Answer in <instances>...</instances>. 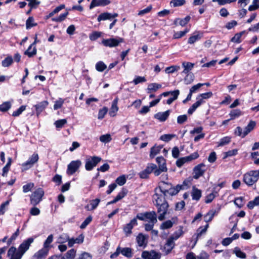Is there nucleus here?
I'll return each mask as SVG.
<instances>
[{
	"label": "nucleus",
	"mask_w": 259,
	"mask_h": 259,
	"mask_svg": "<svg viewBox=\"0 0 259 259\" xmlns=\"http://www.w3.org/2000/svg\"><path fill=\"white\" fill-rule=\"evenodd\" d=\"M215 213V211L214 210L209 211L208 213H207V214H206L204 215V221L207 223L210 222L212 220L213 218L214 217Z\"/></svg>",
	"instance_id": "nucleus-53"
},
{
	"label": "nucleus",
	"mask_w": 259,
	"mask_h": 259,
	"mask_svg": "<svg viewBox=\"0 0 259 259\" xmlns=\"http://www.w3.org/2000/svg\"><path fill=\"white\" fill-rule=\"evenodd\" d=\"M183 228L181 227L169 238L171 239L172 240L175 242V240H177L179 238L183 235Z\"/></svg>",
	"instance_id": "nucleus-42"
},
{
	"label": "nucleus",
	"mask_w": 259,
	"mask_h": 259,
	"mask_svg": "<svg viewBox=\"0 0 259 259\" xmlns=\"http://www.w3.org/2000/svg\"><path fill=\"white\" fill-rule=\"evenodd\" d=\"M19 228H18L16 232L12 234L10 238L8 240L7 244L8 245H10L13 241L16 239L19 236Z\"/></svg>",
	"instance_id": "nucleus-59"
},
{
	"label": "nucleus",
	"mask_w": 259,
	"mask_h": 259,
	"mask_svg": "<svg viewBox=\"0 0 259 259\" xmlns=\"http://www.w3.org/2000/svg\"><path fill=\"white\" fill-rule=\"evenodd\" d=\"M48 104L49 103L47 101H44L34 106L37 116H38L40 113L45 109Z\"/></svg>",
	"instance_id": "nucleus-21"
},
{
	"label": "nucleus",
	"mask_w": 259,
	"mask_h": 259,
	"mask_svg": "<svg viewBox=\"0 0 259 259\" xmlns=\"http://www.w3.org/2000/svg\"><path fill=\"white\" fill-rule=\"evenodd\" d=\"M186 76L184 78V81L186 84H190L193 82L194 79V75L192 73H186Z\"/></svg>",
	"instance_id": "nucleus-52"
},
{
	"label": "nucleus",
	"mask_w": 259,
	"mask_h": 259,
	"mask_svg": "<svg viewBox=\"0 0 259 259\" xmlns=\"http://www.w3.org/2000/svg\"><path fill=\"white\" fill-rule=\"evenodd\" d=\"M137 225V221L136 218L133 219L131 220L130 223L127 224L126 226L124 228V231L126 234H131L132 233V230L133 227Z\"/></svg>",
	"instance_id": "nucleus-28"
},
{
	"label": "nucleus",
	"mask_w": 259,
	"mask_h": 259,
	"mask_svg": "<svg viewBox=\"0 0 259 259\" xmlns=\"http://www.w3.org/2000/svg\"><path fill=\"white\" fill-rule=\"evenodd\" d=\"M238 153V149H234L233 150H229L227 152L224 153V156L223 157L224 159L228 157H231L233 156H235Z\"/></svg>",
	"instance_id": "nucleus-55"
},
{
	"label": "nucleus",
	"mask_w": 259,
	"mask_h": 259,
	"mask_svg": "<svg viewBox=\"0 0 259 259\" xmlns=\"http://www.w3.org/2000/svg\"><path fill=\"white\" fill-rule=\"evenodd\" d=\"M212 96V93L211 92L203 93L199 95L197 98V100H201L202 104L204 103V100L207 99L211 97Z\"/></svg>",
	"instance_id": "nucleus-41"
},
{
	"label": "nucleus",
	"mask_w": 259,
	"mask_h": 259,
	"mask_svg": "<svg viewBox=\"0 0 259 259\" xmlns=\"http://www.w3.org/2000/svg\"><path fill=\"white\" fill-rule=\"evenodd\" d=\"M198 157L199 154L197 152H194L189 156L179 158L176 161V165L178 167H181L185 163L189 162Z\"/></svg>",
	"instance_id": "nucleus-7"
},
{
	"label": "nucleus",
	"mask_w": 259,
	"mask_h": 259,
	"mask_svg": "<svg viewBox=\"0 0 259 259\" xmlns=\"http://www.w3.org/2000/svg\"><path fill=\"white\" fill-rule=\"evenodd\" d=\"M155 193L153 196V200L155 205H159V204L167 203L165 200L166 198L163 193L157 192L156 190H155Z\"/></svg>",
	"instance_id": "nucleus-11"
},
{
	"label": "nucleus",
	"mask_w": 259,
	"mask_h": 259,
	"mask_svg": "<svg viewBox=\"0 0 259 259\" xmlns=\"http://www.w3.org/2000/svg\"><path fill=\"white\" fill-rule=\"evenodd\" d=\"M123 41V38L121 37H115L103 39L102 41V44L105 47L112 48L117 46L120 43L122 42Z\"/></svg>",
	"instance_id": "nucleus-8"
},
{
	"label": "nucleus",
	"mask_w": 259,
	"mask_h": 259,
	"mask_svg": "<svg viewBox=\"0 0 259 259\" xmlns=\"http://www.w3.org/2000/svg\"><path fill=\"white\" fill-rule=\"evenodd\" d=\"M102 158L99 156H90L86 159L85 168L87 170H91L97 164L100 162Z\"/></svg>",
	"instance_id": "nucleus-6"
},
{
	"label": "nucleus",
	"mask_w": 259,
	"mask_h": 259,
	"mask_svg": "<svg viewBox=\"0 0 259 259\" xmlns=\"http://www.w3.org/2000/svg\"><path fill=\"white\" fill-rule=\"evenodd\" d=\"M149 223H156L157 221L156 214L155 211L146 212L145 221Z\"/></svg>",
	"instance_id": "nucleus-23"
},
{
	"label": "nucleus",
	"mask_w": 259,
	"mask_h": 259,
	"mask_svg": "<svg viewBox=\"0 0 259 259\" xmlns=\"http://www.w3.org/2000/svg\"><path fill=\"white\" fill-rule=\"evenodd\" d=\"M162 146L155 145L151 148L150 152V157L153 158L157 154H158L162 148Z\"/></svg>",
	"instance_id": "nucleus-33"
},
{
	"label": "nucleus",
	"mask_w": 259,
	"mask_h": 259,
	"mask_svg": "<svg viewBox=\"0 0 259 259\" xmlns=\"http://www.w3.org/2000/svg\"><path fill=\"white\" fill-rule=\"evenodd\" d=\"M121 254L127 258L132 257L133 254L132 249L130 247L121 248Z\"/></svg>",
	"instance_id": "nucleus-39"
},
{
	"label": "nucleus",
	"mask_w": 259,
	"mask_h": 259,
	"mask_svg": "<svg viewBox=\"0 0 259 259\" xmlns=\"http://www.w3.org/2000/svg\"><path fill=\"white\" fill-rule=\"evenodd\" d=\"M202 105L201 100H197V101L194 103L191 107L188 109V113L191 115L196 110V109Z\"/></svg>",
	"instance_id": "nucleus-43"
},
{
	"label": "nucleus",
	"mask_w": 259,
	"mask_h": 259,
	"mask_svg": "<svg viewBox=\"0 0 259 259\" xmlns=\"http://www.w3.org/2000/svg\"><path fill=\"white\" fill-rule=\"evenodd\" d=\"M259 179V169L250 170L243 176V181L248 186H252L255 184Z\"/></svg>",
	"instance_id": "nucleus-2"
},
{
	"label": "nucleus",
	"mask_w": 259,
	"mask_h": 259,
	"mask_svg": "<svg viewBox=\"0 0 259 259\" xmlns=\"http://www.w3.org/2000/svg\"><path fill=\"white\" fill-rule=\"evenodd\" d=\"M175 137L176 135L174 134H164L160 137V139L163 141L168 142Z\"/></svg>",
	"instance_id": "nucleus-57"
},
{
	"label": "nucleus",
	"mask_w": 259,
	"mask_h": 259,
	"mask_svg": "<svg viewBox=\"0 0 259 259\" xmlns=\"http://www.w3.org/2000/svg\"><path fill=\"white\" fill-rule=\"evenodd\" d=\"M100 202V199L97 198L91 200L90 204L85 206V208L88 211H91L95 209L98 206Z\"/></svg>",
	"instance_id": "nucleus-27"
},
{
	"label": "nucleus",
	"mask_w": 259,
	"mask_h": 259,
	"mask_svg": "<svg viewBox=\"0 0 259 259\" xmlns=\"http://www.w3.org/2000/svg\"><path fill=\"white\" fill-rule=\"evenodd\" d=\"M44 195V191L42 188L36 189L30 196L31 204L34 206L37 205L41 201Z\"/></svg>",
	"instance_id": "nucleus-3"
},
{
	"label": "nucleus",
	"mask_w": 259,
	"mask_h": 259,
	"mask_svg": "<svg viewBox=\"0 0 259 259\" xmlns=\"http://www.w3.org/2000/svg\"><path fill=\"white\" fill-rule=\"evenodd\" d=\"M38 154L34 153L25 162L22 164V170H26L31 168L38 161Z\"/></svg>",
	"instance_id": "nucleus-5"
},
{
	"label": "nucleus",
	"mask_w": 259,
	"mask_h": 259,
	"mask_svg": "<svg viewBox=\"0 0 259 259\" xmlns=\"http://www.w3.org/2000/svg\"><path fill=\"white\" fill-rule=\"evenodd\" d=\"M76 250L72 248L68 250L64 256L62 255V259H74L76 256Z\"/></svg>",
	"instance_id": "nucleus-35"
},
{
	"label": "nucleus",
	"mask_w": 259,
	"mask_h": 259,
	"mask_svg": "<svg viewBox=\"0 0 259 259\" xmlns=\"http://www.w3.org/2000/svg\"><path fill=\"white\" fill-rule=\"evenodd\" d=\"M233 253L235 254V255L238 257L240 258L244 259L246 257V254L244 252H242L240 250V249L238 247H236L234 248L233 250Z\"/></svg>",
	"instance_id": "nucleus-44"
},
{
	"label": "nucleus",
	"mask_w": 259,
	"mask_h": 259,
	"mask_svg": "<svg viewBox=\"0 0 259 259\" xmlns=\"http://www.w3.org/2000/svg\"><path fill=\"white\" fill-rule=\"evenodd\" d=\"M162 87L161 84L157 83H151L148 85L146 89V92L147 94H151L156 92L158 89Z\"/></svg>",
	"instance_id": "nucleus-26"
},
{
	"label": "nucleus",
	"mask_w": 259,
	"mask_h": 259,
	"mask_svg": "<svg viewBox=\"0 0 259 259\" xmlns=\"http://www.w3.org/2000/svg\"><path fill=\"white\" fill-rule=\"evenodd\" d=\"M208 227V224H206L205 225V226L203 228V227H199L197 230V232L193 236V237H194L195 236V238H196V241L195 242V243H194V246L195 245V244L196 243V242L197 241V240L198 239V238L203 234H204L205 233V232H206L207 231V229Z\"/></svg>",
	"instance_id": "nucleus-31"
},
{
	"label": "nucleus",
	"mask_w": 259,
	"mask_h": 259,
	"mask_svg": "<svg viewBox=\"0 0 259 259\" xmlns=\"http://www.w3.org/2000/svg\"><path fill=\"white\" fill-rule=\"evenodd\" d=\"M108 110V108L106 107H104L103 108L100 109L98 115V118L99 119H102L107 114Z\"/></svg>",
	"instance_id": "nucleus-56"
},
{
	"label": "nucleus",
	"mask_w": 259,
	"mask_h": 259,
	"mask_svg": "<svg viewBox=\"0 0 259 259\" xmlns=\"http://www.w3.org/2000/svg\"><path fill=\"white\" fill-rule=\"evenodd\" d=\"M147 237L142 233L138 234L136 240L138 245L140 247H145L147 245Z\"/></svg>",
	"instance_id": "nucleus-25"
},
{
	"label": "nucleus",
	"mask_w": 259,
	"mask_h": 259,
	"mask_svg": "<svg viewBox=\"0 0 259 259\" xmlns=\"http://www.w3.org/2000/svg\"><path fill=\"white\" fill-rule=\"evenodd\" d=\"M180 191V187L176 186V187H172L171 186V188H169L166 193L164 194L166 198H169L172 196L176 195Z\"/></svg>",
	"instance_id": "nucleus-24"
},
{
	"label": "nucleus",
	"mask_w": 259,
	"mask_h": 259,
	"mask_svg": "<svg viewBox=\"0 0 259 259\" xmlns=\"http://www.w3.org/2000/svg\"><path fill=\"white\" fill-rule=\"evenodd\" d=\"M35 42L36 41L32 44L25 52V55L28 56L29 57H31L36 54V49L34 46Z\"/></svg>",
	"instance_id": "nucleus-30"
},
{
	"label": "nucleus",
	"mask_w": 259,
	"mask_h": 259,
	"mask_svg": "<svg viewBox=\"0 0 259 259\" xmlns=\"http://www.w3.org/2000/svg\"><path fill=\"white\" fill-rule=\"evenodd\" d=\"M91 254L88 252H82L76 259H93Z\"/></svg>",
	"instance_id": "nucleus-63"
},
{
	"label": "nucleus",
	"mask_w": 259,
	"mask_h": 259,
	"mask_svg": "<svg viewBox=\"0 0 259 259\" xmlns=\"http://www.w3.org/2000/svg\"><path fill=\"white\" fill-rule=\"evenodd\" d=\"M241 115V112L239 109L233 110L231 111L230 115L231 116L230 119H234L236 117H239Z\"/></svg>",
	"instance_id": "nucleus-62"
},
{
	"label": "nucleus",
	"mask_w": 259,
	"mask_h": 259,
	"mask_svg": "<svg viewBox=\"0 0 259 259\" xmlns=\"http://www.w3.org/2000/svg\"><path fill=\"white\" fill-rule=\"evenodd\" d=\"M234 203L238 207H239V208L242 207L244 204V201L243 197H239L235 198V199L234 200Z\"/></svg>",
	"instance_id": "nucleus-61"
},
{
	"label": "nucleus",
	"mask_w": 259,
	"mask_h": 259,
	"mask_svg": "<svg viewBox=\"0 0 259 259\" xmlns=\"http://www.w3.org/2000/svg\"><path fill=\"white\" fill-rule=\"evenodd\" d=\"M201 37V33L199 32H195L189 38L188 43L189 44H193L196 41L200 39Z\"/></svg>",
	"instance_id": "nucleus-29"
},
{
	"label": "nucleus",
	"mask_w": 259,
	"mask_h": 259,
	"mask_svg": "<svg viewBox=\"0 0 259 259\" xmlns=\"http://www.w3.org/2000/svg\"><path fill=\"white\" fill-rule=\"evenodd\" d=\"M13 58L11 56L7 57L2 62V65L4 67H9L13 63Z\"/></svg>",
	"instance_id": "nucleus-50"
},
{
	"label": "nucleus",
	"mask_w": 259,
	"mask_h": 259,
	"mask_svg": "<svg viewBox=\"0 0 259 259\" xmlns=\"http://www.w3.org/2000/svg\"><path fill=\"white\" fill-rule=\"evenodd\" d=\"M157 207V212L159 213L158 217L159 220L162 221L165 218V215L166 214L168 205L167 203H164L159 205H156Z\"/></svg>",
	"instance_id": "nucleus-13"
},
{
	"label": "nucleus",
	"mask_w": 259,
	"mask_h": 259,
	"mask_svg": "<svg viewBox=\"0 0 259 259\" xmlns=\"http://www.w3.org/2000/svg\"><path fill=\"white\" fill-rule=\"evenodd\" d=\"M142 257L144 259H160L161 253L154 250L144 251L142 253Z\"/></svg>",
	"instance_id": "nucleus-10"
},
{
	"label": "nucleus",
	"mask_w": 259,
	"mask_h": 259,
	"mask_svg": "<svg viewBox=\"0 0 259 259\" xmlns=\"http://www.w3.org/2000/svg\"><path fill=\"white\" fill-rule=\"evenodd\" d=\"M64 103V99L59 98L54 102V105L53 107L54 110H56L59 109H60L62 107Z\"/></svg>",
	"instance_id": "nucleus-47"
},
{
	"label": "nucleus",
	"mask_w": 259,
	"mask_h": 259,
	"mask_svg": "<svg viewBox=\"0 0 259 259\" xmlns=\"http://www.w3.org/2000/svg\"><path fill=\"white\" fill-rule=\"evenodd\" d=\"M179 94L180 91L178 90L172 91L171 95H170L171 97L166 101V104L168 105L171 104L175 100L178 98Z\"/></svg>",
	"instance_id": "nucleus-40"
},
{
	"label": "nucleus",
	"mask_w": 259,
	"mask_h": 259,
	"mask_svg": "<svg viewBox=\"0 0 259 259\" xmlns=\"http://www.w3.org/2000/svg\"><path fill=\"white\" fill-rule=\"evenodd\" d=\"M191 185V180L188 179L186 180H185L183 184L182 185H177V186H179L180 187V190H185L188 188H189Z\"/></svg>",
	"instance_id": "nucleus-49"
},
{
	"label": "nucleus",
	"mask_w": 259,
	"mask_h": 259,
	"mask_svg": "<svg viewBox=\"0 0 259 259\" xmlns=\"http://www.w3.org/2000/svg\"><path fill=\"white\" fill-rule=\"evenodd\" d=\"M37 24L34 22L33 17H30L28 18L26 22V27L27 29H29L33 26H36Z\"/></svg>",
	"instance_id": "nucleus-51"
},
{
	"label": "nucleus",
	"mask_w": 259,
	"mask_h": 259,
	"mask_svg": "<svg viewBox=\"0 0 259 259\" xmlns=\"http://www.w3.org/2000/svg\"><path fill=\"white\" fill-rule=\"evenodd\" d=\"M49 252L42 248L34 254L31 259H44L48 255Z\"/></svg>",
	"instance_id": "nucleus-20"
},
{
	"label": "nucleus",
	"mask_w": 259,
	"mask_h": 259,
	"mask_svg": "<svg viewBox=\"0 0 259 259\" xmlns=\"http://www.w3.org/2000/svg\"><path fill=\"white\" fill-rule=\"evenodd\" d=\"M118 16L117 13H103L99 15L97 20L98 22L107 20H111Z\"/></svg>",
	"instance_id": "nucleus-15"
},
{
	"label": "nucleus",
	"mask_w": 259,
	"mask_h": 259,
	"mask_svg": "<svg viewBox=\"0 0 259 259\" xmlns=\"http://www.w3.org/2000/svg\"><path fill=\"white\" fill-rule=\"evenodd\" d=\"M190 19L191 17L189 16H187L185 18L182 19L177 18L174 21V24L175 25L179 24L182 26H184L190 21Z\"/></svg>",
	"instance_id": "nucleus-36"
},
{
	"label": "nucleus",
	"mask_w": 259,
	"mask_h": 259,
	"mask_svg": "<svg viewBox=\"0 0 259 259\" xmlns=\"http://www.w3.org/2000/svg\"><path fill=\"white\" fill-rule=\"evenodd\" d=\"M256 123L254 121H250L248 125L244 128L243 131V136H246L248 135L255 127Z\"/></svg>",
	"instance_id": "nucleus-37"
},
{
	"label": "nucleus",
	"mask_w": 259,
	"mask_h": 259,
	"mask_svg": "<svg viewBox=\"0 0 259 259\" xmlns=\"http://www.w3.org/2000/svg\"><path fill=\"white\" fill-rule=\"evenodd\" d=\"M170 114V111L167 110L165 112H159L154 115V117L159 121L164 122L168 117Z\"/></svg>",
	"instance_id": "nucleus-19"
},
{
	"label": "nucleus",
	"mask_w": 259,
	"mask_h": 259,
	"mask_svg": "<svg viewBox=\"0 0 259 259\" xmlns=\"http://www.w3.org/2000/svg\"><path fill=\"white\" fill-rule=\"evenodd\" d=\"M82 164L80 160H73L67 165L66 174L68 176L73 175L79 169Z\"/></svg>",
	"instance_id": "nucleus-4"
},
{
	"label": "nucleus",
	"mask_w": 259,
	"mask_h": 259,
	"mask_svg": "<svg viewBox=\"0 0 259 259\" xmlns=\"http://www.w3.org/2000/svg\"><path fill=\"white\" fill-rule=\"evenodd\" d=\"M156 168V165L154 163L148 164L146 168L139 173V176L142 179H146L149 175L151 174Z\"/></svg>",
	"instance_id": "nucleus-12"
},
{
	"label": "nucleus",
	"mask_w": 259,
	"mask_h": 259,
	"mask_svg": "<svg viewBox=\"0 0 259 259\" xmlns=\"http://www.w3.org/2000/svg\"><path fill=\"white\" fill-rule=\"evenodd\" d=\"M189 31V29L186 28L184 31L175 32L174 34L173 38L174 39L180 38L185 36Z\"/></svg>",
	"instance_id": "nucleus-45"
},
{
	"label": "nucleus",
	"mask_w": 259,
	"mask_h": 259,
	"mask_svg": "<svg viewBox=\"0 0 259 259\" xmlns=\"http://www.w3.org/2000/svg\"><path fill=\"white\" fill-rule=\"evenodd\" d=\"M175 245V242L172 240L171 239L168 238L165 244L163 245L162 247L161 248V249L163 252H164L166 254H168L172 249L174 248Z\"/></svg>",
	"instance_id": "nucleus-14"
},
{
	"label": "nucleus",
	"mask_w": 259,
	"mask_h": 259,
	"mask_svg": "<svg viewBox=\"0 0 259 259\" xmlns=\"http://www.w3.org/2000/svg\"><path fill=\"white\" fill-rule=\"evenodd\" d=\"M53 238L54 237L52 234H50V235H49L44 243L42 248L47 250V251H49L50 248L52 247L51 244L52 243L53 241Z\"/></svg>",
	"instance_id": "nucleus-32"
},
{
	"label": "nucleus",
	"mask_w": 259,
	"mask_h": 259,
	"mask_svg": "<svg viewBox=\"0 0 259 259\" xmlns=\"http://www.w3.org/2000/svg\"><path fill=\"white\" fill-rule=\"evenodd\" d=\"M69 238L67 234H62L58 237L57 242L58 244H64L66 242L69 243Z\"/></svg>",
	"instance_id": "nucleus-38"
},
{
	"label": "nucleus",
	"mask_w": 259,
	"mask_h": 259,
	"mask_svg": "<svg viewBox=\"0 0 259 259\" xmlns=\"http://www.w3.org/2000/svg\"><path fill=\"white\" fill-rule=\"evenodd\" d=\"M33 241L34 238L32 237H29L24 240L19 246L18 250L15 247L11 246L8 251V256L10 257L9 259H21Z\"/></svg>",
	"instance_id": "nucleus-1"
},
{
	"label": "nucleus",
	"mask_w": 259,
	"mask_h": 259,
	"mask_svg": "<svg viewBox=\"0 0 259 259\" xmlns=\"http://www.w3.org/2000/svg\"><path fill=\"white\" fill-rule=\"evenodd\" d=\"M182 66L184 68L183 73L184 74L189 73H190V71L193 68L194 64L188 62H183L182 63Z\"/></svg>",
	"instance_id": "nucleus-34"
},
{
	"label": "nucleus",
	"mask_w": 259,
	"mask_h": 259,
	"mask_svg": "<svg viewBox=\"0 0 259 259\" xmlns=\"http://www.w3.org/2000/svg\"><path fill=\"white\" fill-rule=\"evenodd\" d=\"M11 106L12 104L10 102H5L0 105V111L2 112H6L11 108Z\"/></svg>",
	"instance_id": "nucleus-46"
},
{
	"label": "nucleus",
	"mask_w": 259,
	"mask_h": 259,
	"mask_svg": "<svg viewBox=\"0 0 259 259\" xmlns=\"http://www.w3.org/2000/svg\"><path fill=\"white\" fill-rule=\"evenodd\" d=\"M118 99L116 98L112 102L111 107L109 112V115L111 117H114L116 116L117 112L118 111V107L117 106Z\"/></svg>",
	"instance_id": "nucleus-18"
},
{
	"label": "nucleus",
	"mask_w": 259,
	"mask_h": 259,
	"mask_svg": "<svg viewBox=\"0 0 259 259\" xmlns=\"http://www.w3.org/2000/svg\"><path fill=\"white\" fill-rule=\"evenodd\" d=\"M171 184L169 183L161 181L158 188H156L157 192H159L163 193L164 195L166 193L169 188H171Z\"/></svg>",
	"instance_id": "nucleus-16"
},
{
	"label": "nucleus",
	"mask_w": 259,
	"mask_h": 259,
	"mask_svg": "<svg viewBox=\"0 0 259 259\" xmlns=\"http://www.w3.org/2000/svg\"><path fill=\"white\" fill-rule=\"evenodd\" d=\"M185 3V0H172L170 2V5L174 7H176L183 6Z\"/></svg>",
	"instance_id": "nucleus-60"
},
{
	"label": "nucleus",
	"mask_w": 259,
	"mask_h": 259,
	"mask_svg": "<svg viewBox=\"0 0 259 259\" xmlns=\"http://www.w3.org/2000/svg\"><path fill=\"white\" fill-rule=\"evenodd\" d=\"M146 80L144 76H136L132 82L135 85H137L140 83L145 82Z\"/></svg>",
	"instance_id": "nucleus-58"
},
{
	"label": "nucleus",
	"mask_w": 259,
	"mask_h": 259,
	"mask_svg": "<svg viewBox=\"0 0 259 259\" xmlns=\"http://www.w3.org/2000/svg\"><path fill=\"white\" fill-rule=\"evenodd\" d=\"M258 8H259V0H253L252 4L249 6L248 10L249 11H252Z\"/></svg>",
	"instance_id": "nucleus-64"
},
{
	"label": "nucleus",
	"mask_w": 259,
	"mask_h": 259,
	"mask_svg": "<svg viewBox=\"0 0 259 259\" xmlns=\"http://www.w3.org/2000/svg\"><path fill=\"white\" fill-rule=\"evenodd\" d=\"M96 69L99 72H103L107 68V65L103 61H99L96 64Z\"/></svg>",
	"instance_id": "nucleus-48"
},
{
	"label": "nucleus",
	"mask_w": 259,
	"mask_h": 259,
	"mask_svg": "<svg viewBox=\"0 0 259 259\" xmlns=\"http://www.w3.org/2000/svg\"><path fill=\"white\" fill-rule=\"evenodd\" d=\"M84 241V236L83 234L79 235L77 238H69V243L68 246L72 247L75 244H81Z\"/></svg>",
	"instance_id": "nucleus-17"
},
{
	"label": "nucleus",
	"mask_w": 259,
	"mask_h": 259,
	"mask_svg": "<svg viewBox=\"0 0 259 259\" xmlns=\"http://www.w3.org/2000/svg\"><path fill=\"white\" fill-rule=\"evenodd\" d=\"M206 171V166L204 163H200L195 166L193 169V178L198 179L202 176Z\"/></svg>",
	"instance_id": "nucleus-9"
},
{
	"label": "nucleus",
	"mask_w": 259,
	"mask_h": 259,
	"mask_svg": "<svg viewBox=\"0 0 259 259\" xmlns=\"http://www.w3.org/2000/svg\"><path fill=\"white\" fill-rule=\"evenodd\" d=\"M191 194L193 200L198 201L201 197L202 191L195 186H193Z\"/></svg>",
	"instance_id": "nucleus-22"
},
{
	"label": "nucleus",
	"mask_w": 259,
	"mask_h": 259,
	"mask_svg": "<svg viewBox=\"0 0 259 259\" xmlns=\"http://www.w3.org/2000/svg\"><path fill=\"white\" fill-rule=\"evenodd\" d=\"M172 226L173 223L171 221L168 220L162 223L160 228L162 230L168 229L172 227Z\"/></svg>",
	"instance_id": "nucleus-54"
}]
</instances>
